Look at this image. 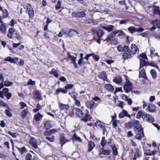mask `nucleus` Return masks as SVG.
Instances as JSON below:
<instances>
[{
  "label": "nucleus",
  "mask_w": 160,
  "mask_h": 160,
  "mask_svg": "<svg viewBox=\"0 0 160 160\" xmlns=\"http://www.w3.org/2000/svg\"><path fill=\"white\" fill-rule=\"evenodd\" d=\"M132 127H133L136 133L135 138L139 140H141L142 138L144 136L143 130L139 122L137 120H134L131 122Z\"/></svg>",
  "instance_id": "f257e3e1"
},
{
  "label": "nucleus",
  "mask_w": 160,
  "mask_h": 160,
  "mask_svg": "<svg viewBox=\"0 0 160 160\" xmlns=\"http://www.w3.org/2000/svg\"><path fill=\"white\" fill-rule=\"evenodd\" d=\"M139 52V50L137 46L135 44H132L129 50V53L125 52L123 55V57L125 60L128 59L130 58L131 55L138 54Z\"/></svg>",
  "instance_id": "f03ea898"
},
{
  "label": "nucleus",
  "mask_w": 160,
  "mask_h": 160,
  "mask_svg": "<svg viewBox=\"0 0 160 160\" xmlns=\"http://www.w3.org/2000/svg\"><path fill=\"white\" fill-rule=\"evenodd\" d=\"M64 34L66 37H72L73 36L75 33H77V35L79 37L78 35L79 33L77 31L69 28H65L64 30H63Z\"/></svg>",
  "instance_id": "7ed1b4c3"
},
{
  "label": "nucleus",
  "mask_w": 160,
  "mask_h": 160,
  "mask_svg": "<svg viewBox=\"0 0 160 160\" xmlns=\"http://www.w3.org/2000/svg\"><path fill=\"white\" fill-rule=\"evenodd\" d=\"M26 12L28 14L30 18L32 19L33 18L34 16V11L29 3L27 4Z\"/></svg>",
  "instance_id": "20e7f679"
},
{
  "label": "nucleus",
  "mask_w": 160,
  "mask_h": 160,
  "mask_svg": "<svg viewBox=\"0 0 160 160\" xmlns=\"http://www.w3.org/2000/svg\"><path fill=\"white\" fill-rule=\"evenodd\" d=\"M123 88L125 92L126 93H128L132 90V86L131 82L128 80L125 83Z\"/></svg>",
  "instance_id": "39448f33"
},
{
  "label": "nucleus",
  "mask_w": 160,
  "mask_h": 160,
  "mask_svg": "<svg viewBox=\"0 0 160 160\" xmlns=\"http://www.w3.org/2000/svg\"><path fill=\"white\" fill-rule=\"evenodd\" d=\"M95 125L98 128L102 130L103 134L106 131V126L105 123H102L99 121H97L95 123Z\"/></svg>",
  "instance_id": "423d86ee"
},
{
  "label": "nucleus",
  "mask_w": 160,
  "mask_h": 160,
  "mask_svg": "<svg viewBox=\"0 0 160 160\" xmlns=\"http://www.w3.org/2000/svg\"><path fill=\"white\" fill-rule=\"evenodd\" d=\"M142 118L144 121L152 122L154 121V118L149 114H144L142 116Z\"/></svg>",
  "instance_id": "0eeeda50"
},
{
  "label": "nucleus",
  "mask_w": 160,
  "mask_h": 160,
  "mask_svg": "<svg viewBox=\"0 0 160 160\" xmlns=\"http://www.w3.org/2000/svg\"><path fill=\"white\" fill-rule=\"evenodd\" d=\"M85 13L83 11L77 12H73L72 13V16L76 18H83L85 16Z\"/></svg>",
  "instance_id": "6e6552de"
},
{
  "label": "nucleus",
  "mask_w": 160,
  "mask_h": 160,
  "mask_svg": "<svg viewBox=\"0 0 160 160\" xmlns=\"http://www.w3.org/2000/svg\"><path fill=\"white\" fill-rule=\"evenodd\" d=\"M29 144L34 148H38L37 141L33 137L29 139Z\"/></svg>",
  "instance_id": "1a4fd4ad"
},
{
  "label": "nucleus",
  "mask_w": 160,
  "mask_h": 160,
  "mask_svg": "<svg viewBox=\"0 0 160 160\" xmlns=\"http://www.w3.org/2000/svg\"><path fill=\"white\" fill-rule=\"evenodd\" d=\"M98 77L99 78L102 79L104 81H108V78L106 72L102 71L99 73Z\"/></svg>",
  "instance_id": "9d476101"
},
{
  "label": "nucleus",
  "mask_w": 160,
  "mask_h": 160,
  "mask_svg": "<svg viewBox=\"0 0 160 160\" xmlns=\"http://www.w3.org/2000/svg\"><path fill=\"white\" fill-rule=\"evenodd\" d=\"M126 116L129 118H131V115L128 114V112L125 110H123L119 114L118 117L120 118H122Z\"/></svg>",
  "instance_id": "9b49d317"
},
{
  "label": "nucleus",
  "mask_w": 160,
  "mask_h": 160,
  "mask_svg": "<svg viewBox=\"0 0 160 160\" xmlns=\"http://www.w3.org/2000/svg\"><path fill=\"white\" fill-rule=\"evenodd\" d=\"M151 24L158 28L160 29V20L158 19H155L153 20Z\"/></svg>",
  "instance_id": "f8f14e48"
},
{
  "label": "nucleus",
  "mask_w": 160,
  "mask_h": 160,
  "mask_svg": "<svg viewBox=\"0 0 160 160\" xmlns=\"http://www.w3.org/2000/svg\"><path fill=\"white\" fill-rule=\"evenodd\" d=\"M18 60L17 58H12L10 57H8L5 59V61H8L11 63H16Z\"/></svg>",
  "instance_id": "ddd939ff"
},
{
  "label": "nucleus",
  "mask_w": 160,
  "mask_h": 160,
  "mask_svg": "<svg viewBox=\"0 0 160 160\" xmlns=\"http://www.w3.org/2000/svg\"><path fill=\"white\" fill-rule=\"evenodd\" d=\"M76 115L78 117H82L83 116V113L82 111L79 108L74 109Z\"/></svg>",
  "instance_id": "4468645a"
},
{
  "label": "nucleus",
  "mask_w": 160,
  "mask_h": 160,
  "mask_svg": "<svg viewBox=\"0 0 160 160\" xmlns=\"http://www.w3.org/2000/svg\"><path fill=\"white\" fill-rule=\"evenodd\" d=\"M95 103L94 101H87L86 102V105L88 108L92 109L94 107Z\"/></svg>",
  "instance_id": "2eb2a0df"
},
{
  "label": "nucleus",
  "mask_w": 160,
  "mask_h": 160,
  "mask_svg": "<svg viewBox=\"0 0 160 160\" xmlns=\"http://www.w3.org/2000/svg\"><path fill=\"white\" fill-rule=\"evenodd\" d=\"M148 111L150 112H154L156 110V107L153 104H149L147 108Z\"/></svg>",
  "instance_id": "dca6fc26"
},
{
  "label": "nucleus",
  "mask_w": 160,
  "mask_h": 160,
  "mask_svg": "<svg viewBox=\"0 0 160 160\" xmlns=\"http://www.w3.org/2000/svg\"><path fill=\"white\" fill-rule=\"evenodd\" d=\"M95 144L94 142L92 141H89L88 142V152H91L93 148L95 147Z\"/></svg>",
  "instance_id": "f3484780"
},
{
  "label": "nucleus",
  "mask_w": 160,
  "mask_h": 160,
  "mask_svg": "<svg viewBox=\"0 0 160 160\" xmlns=\"http://www.w3.org/2000/svg\"><path fill=\"white\" fill-rule=\"evenodd\" d=\"M105 88L108 91L112 92L114 90V87L110 84H107L105 85Z\"/></svg>",
  "instance_id": "a211bd4d"
},
{
  "label": "nucleus",
  "mask_w": 160,
  "mask_h": 160,
  "mask_svg": "<svg viewBox=\"0 0 160 160\" xmlns=\"http://www.w3.org/2000/svg\"><path fill=\"white\" fill-rule=\"evenodd\" d=\"M139 78H143L146 80H148V78L146 76L145 70L144 69H142L139 72Z\"/></svg>",
  "instance_id": "6ab92c4d"
},
{
  "label": "nucleus",
  "mask_w": 160,
  "mask_h": 160,
  "mask_svg": "<svg viewBox=\"0 0 160 160\" xmlns=\"http://www.w3.org/2000/svg\"><path fill=\"white\" fill-rule=\"evenodd\" d=\"M33 95L34 98L37 100L41 99L42 97L41 95L40 92L38 91H35L33 92Z\"/></svg>",
  "instance_id": "aec40b11"
},
{
  "label": "nucleus",
  "mask_w": 160,
  "mask_h": 160,
  "mask_svg": "<svg viewBox=\"0 0 160 160\" xmlns=\"http://www.w3.org/2000/svg\"><path fill=\"white\" fill-rule=\"evenodd\" d=\"M44 128L46 130H47L51 128V124L50 122L48 120H45L43 122Z\"/></svg>",
  "instance_id": "412c9836"
},
{
  "label": "nucleus",
  "mask_w": 160,
  "mask_h": 160,
  "mask_svg": "<svg viewBox=\"0 0 160 160\" xmlns=\"http://www.w3.org/2000/svg\"><path fill=\"white\" fill-rule=\"evenodd\" d=\"M43 117V116L39 113L35 115L34 117V118L36 121H38L41 120Z\"/></svg>",
  "instance_id": "4be33fe9"
},
{
  "label": "nucleus",
  "mask_w": 160,
  "mask_h": 160,
  "mask_svg": "<svg viewBox=\"0 0 160 160\" xmlns=\"http://www.w3.org/2000/svg\"><path fill=\"white\" fill-rule=\"evenodd\" d=\"M59 107L62 110L68 109L69 107L68 104H65L62 103H58Z\"/></svg>",
  "instance_id": "5701e85b"
},
{
  "label": "nucleus",
  "mask_w": 160,
  "mask_h": 160,
  "mask_svg": "<svg viewBox=\"0 0 160 160\" xmlns=\"http://www.w3.org/2000/svg\"><path fill=\"white\" fill-rule=\"evenodd\" d=\"M100 150L101 151L100 154H102L104 155H108L111 153V151L110 150H104L103 148H101Z\"/></svg>",
  "instance_id": "b1692460"
},
{
  "label": "nucleus",
  "mask_w": 160,
  "mask_h": 160,
  "mask_svg": "<svg viewBox=\"0 0 160 160\" xmlns=\"http://www.w3.org/2000/svg\"><path fill=\"white\" fill-rule=\"evenodd\" d=\"M156 153V150L151 151L149 149L147 150L145 152V154L147 156H153Z\"/></svg>",
  "instance_id": "393cba45"
},
{
  "label": "nucleus",
  "mask_w": 160,
  "mask_h": 160,
  "mask_svg": "<svg viewBox=\"0 0 160 160\" xmlns=\"http://www.w3.org/2000/svg\"><path fill=\"white\" fill-rule=\"evenodd\" d=\"M110 146L112 148V150L113 154L114 156H116L118 155V152L116 145L114 144H112L110 145Z\"/></svg>",
  "instance_id": "a878e982"
},
{
  "label": "nucleus",
  "mask_w": 160,
  "mask_h": 160,
  "mask_svg": "<svg viewBox=\"0 0 160 160\" xmlns=\"http://www.w3.org/2000/svg\"><path fill=\"white\" fill-rule=\"evenodd\" d=\"M14 32V28H10L9 29L8 31V33L7 34V37L10 38H12V35Z\"/></svg>",
  "instance_id": "bb28decb"
},
{
  "label": "nucleus",
  "mask_w": 160,
  "mask_h": 160,
  "mask_svg": "<svg viewBox=\"0 0 160 160\" xmlns=\"http://www.w3.org/2000/svg\"><path fill=\"white\" fill-rule=\"evenodd\" d=\"M114 28V26L112 25H109L107 26H103L102 28L104 29L107 30L109 32L112 31Z\"/></svg>",
  "instance_id": "cd10ccee"
},
{
  "label": "nucleus",
  "mask_w": 160,
  "mask_h": 160,
  "mask_svg": "<svg viewBox=\"0 0 160 160\" xmlns=\"http://www.w3.org/2000/svg\"><path fill=\"white\" fill-rule=\"evenodd\" d=\"M116 35L114 31L111 33L110 34L108 35L107 38L104 40V41L108 42L111 40V39L113 38L114 36Z\"/></svg>",
  "instance_id": "c85d7f7f"
},
{
  "label": "nucleus",
  "mask_w": 160,
  "mask_h": 160,
  "mask_svg": "<svg viewBox=\"0 0 160 160\" xmlns=\"http://www.w3.org/2000/svg\"><path fill=\"white\" fill-rule=\"evenodd\" d=\"M153 12L154 14L158 15V13L160 11L159 10V7L156 5H153Z\"/></svg>",
  "instance_id": "c756f323"
},
{
  "label": "nucleus",
  "mask_w": 160,
  "mask_h": 160,
  "mask_svg": "<svg viewBox=\"0 0 160 160\" xmlns=\"http://www.w3.org/2000/svg\"><path fill=\"white\" fill-rule=\"evenodd\" d=\"M28 113V109H24L22 111L21 113V116L22 119L24 118Z\"/></svg>",
  "instance_id": "7c9ffc66"
},
{
  "label": "nucleus",
  "mask_w": 160,
  "mask_h": 160,
  "mask_svg": "<svg viewBox=\"0 0 160 160\" xmlns=\"http://www.w3.org/2000/svg\"><path fill=\"white\" fill-rule=\"evenodd\" d=\"M128 30L131 33L137 32V28L134 26H131L128 28Z\"/></svg>",
  "instance_id": "2f4dec72"
},
{
  "label": "nucleus",
  "mask_w": 160,
  "mask_h": 160,
  "mask_svg": "<svg viewBox=\"0 0 160 160\" xmlns=\"http://www.w3.org/2000/svg\"><path fill=\"white\" fill-rule=\"evenodd\" d=\"M72 140L74 141H78L80 142H82V140L75 133L73 135L72 137Z\"/></svg>",
  "instance_id": "473e14b6"
},
{
  "label": "nucleus",
  "mask_w": 160,
  "mask_h": 160,
  "mask_svg": "<svg viewBox=\"0 0 160 160\" xmlns=\"http://www.w3.org/2000/svg\"><path fill=\"white\" fill-rule=\"evenodd\" d=\"M91 119V116L89 114H86L85 115V117L81 119V120L84 121L85 122L89 121Z\"/></svg>",
  "instance_id": "72a5a7b5"
},
{
  "label": "nucleus",
  "mask_w": 160,
  "mask_h": 160,
  "mask_svg": "<svg viewBox=\"0 0 160 160\" xmlns=\"http://www.w3.org/2000/svg\"><path fill=\"white\" fill-rule=\"evenodd\" d=\"M98 37V38H101L104 35V32L101 29H98L96 31Z\"/></svg>",
  "instance_id": "f704fd0d"
},
{
  "label": "nucleus",
  "mask_w": 160,
  "mask_h": 160,
  "mask_svg": "<svg viewBox=\"0 0 160 160\" xmlns=\"http://www.w3.org/2000/svg\"><path fill=\"white\" fill-rule=\"evenodd\" d=\"M113 81L117 84H119L122 82V78L120 77H117L113 79Z\"/></svg>",
  "instance_id": "c9c22d12"
},
{
  "label": "nucleus",
  "mask_w": 160,
  "mask_h": 160,
  "mask_svg": "<svg viewBox=\"0 0 160 160\" xmlns=\"http://www.w3.org/2000/svg\"><path fill=\"white\" fill-rule=\"evenodd\" d=\"M50 73L53 75L56 78H58V73L54 68H52V70Z\"/></svg>",
  "instance_id": "e433bc0d"
},
{
  "label": "nucleus",
  "mask_w": 160,
  "mask_h": 160,
  "mask_svg": "<svg viewBox=\"0 0 160 160\" xmlns=\"http://www.w3.org/2000/svg\"><path fill=\"white\" fill-rule=\"evenodd\" d=\"M2 16L3 18V19L7 18L8 16V12L7 10L4 9L2 11Z\"/></svg>",
  "instance_id": "4c0bfd02"
},
{
  "label": "nucleus",
  "mask_w": 160,
  "mask_h": 160,
  "mask_svg": "<svg viewBox=\"0 0 160 160\" xmlns=\"http://www.w3.org/2000/svg\"><path fill=\"white\" fill-rule=\"evenodd\" d=\"M150 73L153 79H155L157 77V73L154 69H152L151 70Z\"/></svg>",
  "instance_id": "58836bf2"
},
{
  "label": "nucleus",
  "mask_w": 160,
  "mask_h": 160,
  "mask_svg": "<svg viewBox=\"0 0 160 160\" xmlns=\"http://www.w3.org/2000/svg\"><path fill=\"white\" fill-rule=\"evenodd\" d=\"M146 62L142 59H140V68L146 65Z\"/></svg>",
  "instance_id": "ea45409f"
},
{
  "label": "nucleus",
  "mask_w": 160,
  "mask_h": 160,
  "mask_svg": "<svg viewBox=\"0 0 160 160\" xmlns=\"http://www.w3.org/2000/svg\"><path fill=\"white\" fill-rule=\"evenodd\" d=\"M67 54L68 58L70 59L72 62L74 60H76V57H74V56H73L71 55L70 54L69 52H68L67 53Z\"/></svg>",
  "instance_id": "a19ab883"
},
{
  "label": "nucleus",
  "mask_w": 160,
  "mask_h": 160,
  "mask_svg": "<svg viewBox=\"0 0 160 160\" xmlns=\"http://www.w3.org/2000/svg\"><path fill=\"white\" fill-rule=\"evenodd\" d=\"M65 139L64 137L63 136H61L60 137V142L61 145L62 146L65 143Z\"/></svg>",
  "instance_id": "79ce46f5"
},
{
  "label": "nucleus",
  "mask_w": 160,
  "mask_h": 160,
  "mask_svg": "<svg viewBox=\"0 0 160 160\" xmlns=\"http://www.w3.org/2000/svg\"><path fill=\"white\" fill-rule=\"evenodd\" d=\"M6 26L4 24H2L0 26V31L2 32H5L6 30Z\"/></svg>",
  "instance_id": "37998d69"
},
{
  "label": "nucleus",
  "mask_w": 160,
  "mask_h": 160,
  "mask_svg": "<svg viewBox=\"0 0 160 160\" xmlns=\"http://www.w3.org/2000/svg\"><path fill=\"white\" fill-rule=\"evenodd\" d=\"M16 148L21 154H23L26 152V149L25 147H23L21 148H19L17 147H16Z\"/></svg>",
  "instance_id": "c03bdc74"
},
{
  "label": "nucleus",
  "mask_w": 160,
  "mask_h": 160,
  "mask_svg": "<svg viewBox=\"0 0 160 160\" xmlns=\"http://www.w3.org/2000/svg\"><path fill=\"white\" fill-rule=\"evenodd\" d=\"M106 143L107 141L105 140V137H103L102 138L101 145L102 147H103L104 146H105Z\"/></svg>",
  "instance_id": "a18cd8bd"
},
{
  "label": "nucleus",
  "mask_w": 160,
  "mask_h": 160,
  "mask_svg": "<svg viewBox=\"0 0 160 160\" xmlns=\"http://www.w3.org/2000/svg\"><path fill=\"white\" fill-rule=\"evenodd\" d=\"M8 133L12 137L14 138H16L18 135V133L16 132H12L11 131H9L8 132Z\"/></svg>",
  "instance_id": "49530a36"
},
{
  "label": "nucleus",
  "mask_w": 160,
  "mask_h": 160,
  "mask_svg": "<svg viewBox=\"0 0 160 160\" xmlns=\"http://www.w3.org/2000/svg\"><path fill=\"white\" fill-rule=\"evenodd\" d=\"M115 35L118 34V36H121L124 34V33L122 30H118L114 31Z\"/></svg>",
  "instance_id": "de8ad7c7"
},
{
  "label": "nucleus",
  "mask_w": 160,
  "mask_h": 160,
  "mask_svg": "<svg viewBox=\"0 0 160 160\" xmlns=\"http://www.w3.org/2000/svg\"><path fill=\"white\" fill-rule=\"evenodd\" d=\"M60 92H61L62 93H67V91L66 90L62 89V88H60L57 90L56 93H59Z\"/></svg>",
  "instance_id": "09e8293b"
},
{
  "label": "nucleus",
  "mask_w": 160,
  "mask_h": 160,
  "mask_svg": "<svg viewBox=\"0 0 160 160\" xmlns=\"http://www.w3.org/2000/svg\"><path fill=\"white\" fill-rule=\"evenodd\" d=\"M143 115V112L142 111H140L137 113L136 115V118L139 119L141 116L142 117Z\"/></svg>",
  "instance_id": "8fccbe9b"
},
{
  "label": "nucleus",
  "mask_w": 160,
  "mask_h": 160,
  "mask_svg": "<svg viewBox=\"0 0 160 160\" xmlns=\"http://www.w3.org/2000/svg\"><path fill=\"white\" fill-rule=\"evenodd\" d=\"M129 50L130 49H129L128 47V46H124L123 48L122 49L123 51L128 53H129Z\"/></svg>",
  "instance_id": "3c124183"
},
{
  "label": "nucleus",
  "mask_w": 160,
  "mask_h": 160,
  "mask_svg": "<svg viewBox=\"0 0 160 160\" xmlns=\"http://www.w3.org/2000/svg\"><path fill=\"white\" fill-rule=\"evenodd\" d=\"M129 22V20L128 19H124L120 20L119 23L120 24H126Z\"/></svg>",
  "instance_id": "603ef678"
},
{
  "label": "nucleus",
  "mask_w": 160,
  "mask_h": 160,
  "mask_svg": "<svg viewBox=\"0 0 160 160\" xmlns=\"http://www.w3.org/2000/svg\"><path fill=\"white\" fill-rule=\"evenodd\" d=\"M125 127L128 129L132 127V125L131 124V122L126 123L125 124Z\"/></svg>",
  "instance_id": "864d4df0"
},
{
  "label": "nucleus",
  "mask_w": 160,
  "mask_h": 160,
  "mask_svg": "<svg viewBox=\"0 0 160 160\" xmlns=\"http://www.w3.org/2000/svg\"><path fill=\"white\" fill-rule=\"evenodd\" d=\"M19 104L21 106V107L20 108V109H23L25 107H27L26 104L23 102H20Z\"/></svg>",
  "instance_id": "5fc2aeb1"
},
{
  "label": "nucleus",
  "mask_w": 160,
  "mask_h": 160,
  "mask_svg": "<svg viewBox=\"0 0 160 160\" xmlns=\"http://www.w3.org/2000/svg\"><path fill=\"white\" fill-rule=\"evenodd\" d=\"M46 138L49 141L51 142H53L55 139V137L54 136H52L51 137H46Z\"/></svg>",
  "instance_id": "6e6d98bb"
},
{
  "label": "nucleus",
  "mask_w": 160,
  "mask_h": 160,
  "mask_svg": "<svg viewBox=\"0 0 160 160\" xmlns=\"http://www.w3.org/2000/svg\"><path fill=\"white\" fill-rule=\"evenodd\" d=\"M5 113L6 115L9 117H11L12 116V114L11 112L8 109H6L5 110Z\"/></svg>",
  "instance_id": "4d7b16f0"
},
{
  "label": "nucleus",
  "mask_w": 160,
  "mask_h": 160,
  "mask_svg": "<svg viewBox=\"0 0 160 160\" xmlns=\"http://www.w3.org/2000/svg\"><path fill=\"white\" fill-rule=\"evenodd\" d=\"M12 82H4V85L6 87H9L12 85Z\"/></svg>",
  "instance_id": "13d9d810"
},
{
  "label": "nucleus",
  "mask_w": 160,
  "mask_h": 160,
  "mask_svg": "<svg viewBox=\"0 0 160 160\" xmlns=\"http://www.w3.org/2000/svg\"><path fill=\"white\" fill-rule=\"evenodd\" d=\"M73 85L72 84H68L66 85L65 87L64 88L66 89H72L73 87Z\"/></svg>",
  "instance_id": "bf43d9fd"
},
{
  "label": "nucleus",
  "mask_w": 160,
  "mask_h": 160,
  "mask_svg": "<svg viewBox=\"0 0 160 160\" xmlns=\"http://www.w3.org/2000/svg\"><path fill=\"white\" fill-rule=\"evenodd\" d=\"M61 7V2L60 1H58L55 6V8L56 9H58L60 8Z\"/></svg>",
  "instance_id": "052dcab7"
},
{
  "label": "nucleus",
  "mask_w": 160,
  "mask_h": 160,
  "mask_svg": "<svg viewBox=\"0 0 160 160\" xmlns=\"http://www.w3.org/2000/svg\"><path fill=\"white\" fill-rule=\"evenodd\" d=\"M111 43L112 44H113L114 45H117L118 43V39L116 38H114L112 40Z\"/></svg>",
  "instance_id": "680f3d73"
},
{
  "label": "nucleus",
  "mask_w": 160,
  "mask_h": 160,
  "mask_svg": "<svg viewBox=\"0 0 160 160\" xmlns=\"http://www.w3.org/2000/svg\"><path fill=\"white\" fill-rule=\"evenodd\" d=\"M32 158V156L30 153H28L26 156L25 160H31Z\"/></svg>",
  "instance_id": "e2e57ef3"
},
{
  "label": "nucleus",
  "mask_w": 160,
  "mask_h": 160,
  "mask_svg": "<svg viewBox=\"0 0 160 160\" xmlns=\"http://www.w3.org/2000/svg\"><path fill=\"white\" fill-rule=\"evenodd\" d=\"M43 134L45 136H50L52 135L50 130L45 131L44 132Z\"/></svg>",
  "instance_id": "0e129e2a"
},
{
  "label": "nucleus",
  "mask_w": 160,
  "mask_h": 160,
  "mask_svg": "<svg viewBox=\"0 0 160 160\" xmlns=\"http://www.w3.org/2000/svg\"><path fill=\"white\" fill-rule=\"evenodd\" d=\"M123 92L122 90V88L121 87L119 88H117L114 91V94H115L117 92Z\"/></svg>",
  "instance_id": "69168bd1"
},
{
  "label": "nucleus",
  "mask_w": 160,
  "mask_h": 160,
  "mask_svg": "<svg viewBox=\"0 0 160 160\" xmlns=\"http://www.w3.org/2000/svg\"><path fill=\"white\" fill-rule=\"evenodd\" d=\"M93 53L87 54L86 55L85 57L84 58V59L88 60L89 57L93 56Z\"/></svg>",
  "instance_id": "338daca9"
},
{
  "label": "nucleus",
  "mask_w": 160,
  "mask_h": 160,
  "mask_svg": "<svg viewBox=\"0 0 160 160\" xmlns=\"http://www.w3.org/2000/svg\"><path fill=\"white\" fill-rule=\"evenodd\" d=\"M111 122H112V124L113 127L115 128L117 126V123L116 120L115 119L113 121H111Z\"/></svg>",
  "instance_id": "774afa93"
}]
</instances>
